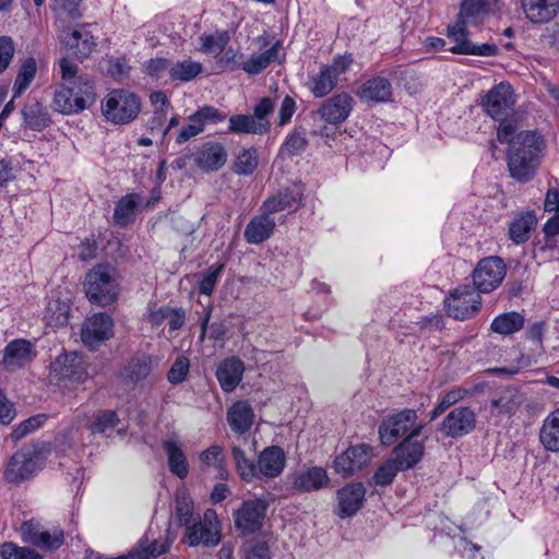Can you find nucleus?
Instances as JSON below:
<instances>
[{"label":"nucleus","mask_w":559,"mask_h":559,"mask_svg":"<svg viewBox=\"0 0 559 559\" xmlns=\"http://www.w3.org/2000/svg\"><path fill=\"white\" fill-rule=\"evenodd\" d=\"M476 427V414L467 406L453 408L441 423L440 430L450 438H460L471 433Z\"/></svg>","instance_id":"15"},{"label":"nucleus","mask_w":559,"mask_h":559,"mask_svg":"<svg viewBox=\"0 0 559 559\" xmlns=\"http://www.w3.org/2000/svg\"><path fill=\"white\" fill-rule=\"evenodd\" d=\"M192 115L194 120L199 121L203 129L205 124L222 122L227 117L226 114L212 106H203Z\"/></svg>","instance_id":"61"},{"label":"nucleus","mask_w":559,"mask_h":559,"mask_svg":"<svg viewBox=\"0 0 559 559\" xmlns=\"http://www.w3.org/2000/svg\"><path fill=\"white\" fill-rule=\"evenodd\" d=\"M536 224L537 219L533 212L519 214L510 223V239L516 245L526 242L530 239L531 233L535 228Z\"/></svg>","instance_id":"36"},{"label":"nucleus","mask_w":559,"mask_h":559,"mask_svg":"<svg viewBox=\"0 0 559 559\" xmlns=\"http://www.w3.org/2000/svg\"><path fill=\"white\" fill-rule=\"evenodd\" d=\"M424 425H417L412 431L394 448L393 460L401 471L413 468L424 456V441L415 440L423 431Z\"/></svg>","instance_id":"13"},{"label":"nucleus","mask_w":559,"mask_h":559,"mask_svg":"<svg viewBox=\"0 0 559 559\" xmlns=\"http://www.w3.org/2000/svg\"><path fill=\"white\" fill-rule=\"evenodd\" d=\"M112 326V319L108 314L95 313L83 323L82 342L86 346L95 348L111 336Z\"/></svg>","instance_id":"19"},{"label":"nucleus","mask_w":559,"mask_h":559,"mask_svg":"<svg viewBox=\"0 0 559 559\" xmlns=\"http://www.w3.org/2000/svg\"><path fill=\"white\" fill-rule=\"evenodd\" d=\"M514 103L511 85L502 82L488 91L481 100V106L492 119L501 120L512 110Z\"/></svg>","instance_id":"14"},{"label":"nucleus","mask_w":559,"mask_h":559,"mask_svg":"<svg viewBox=\"0 0 559 559\" xmlns=\"http://www.w3.org/2000/svg\"><path fill=\"white\" fill-rule=\"evenodd\" d=\"M467 391L462 388H455L447 392L438 403V405L430 413V419L435 420L442 413H444L449 407L454 405L455 403L463 400L466 395Z\"/></svg>","instance_id":"52"},{"label":"nucleus","mask_w":559,"mask_h":559,"mask_svg":"<svg viewBox=\"0 0 559 559\" xmlns=\"http://www.w3.org/2000/svg\"><path fill=\"white\" fill-rule=\"evenodd\" d=\"M241 559H271L267 544L260 539L248 540L241 548Z\"/></svg>","instance_id":"54"},{"label":"nucleus","mask_w":559,"mask_h":559,"mask_svg":"<svg viewBox=\"0 0 559 559\" xmlns=\"http://www.w3.org/2000/svg\"><path fill=\"white\" fill-rule=\"evenodd\" d=\"M259 158L254 148H243L235 160V171L241 175H250L258 167Z\"/></svg>","instance_id":"50"},{"label":"nucleus","mask_w":559,"mask_h":559,"mask_svg":"<svg viewBox=\"0 0 559 559\" xmlns=\"http://www.w3.org/2000/svg\"><path fill=\"white\" fill-rule=\"evenodd\" d=\"M152 358L148 355L133 357L122 369L121 377L132 383L146 379L152 371Z\"/></svg>","instance_id":"40"},{"label":"nucleus","mask_w":559,"mask_h":559,"mask_svg":"<svg viewBox=\"0 0 559 559\" xmlns=\"http://www.w3.org/2000/svg\"><path fill=\"white\" fill-rule=\"evenodd\" d=\"M162 447L167 455L169 471L180 479H185L189 473V464L181 444L170 439L163 441Z\"/></svg>","instance_id":"33"},{"label":"nucleus","mask_w":559,"mask_h":559,"mask_svg":"<svg viewBox=\"0 0 559 559\" xmlns=\"http://www.w3.org/2000/svg\"><path fill=\"white\" fill-rule=\"evenodd\" d=\"M37 64L34 58L26 59L17 73L13 85V96H20L32 83L36 75Z\"/></svg>","instance_id":"46"},{"label":"nucleus","mask_w":559,"mask_h":559,"mask_svg":"<svg viewBox=\"0 0 559 559\" xmlns=\"http://www.w3.org/2000/svg\"><path fill=\"white\" fill-rule=\"evenodd\" d=\"M308 145V140L306 136V131L301 129H296L294 132L289 133L284 143L281 145L280 154L282 156H295L304 153Z\"/></svg>","instance_id":"45"},{"label":"nucleus","mask_w":559,"mask_h":559,"mask_svg":"<svg viewBox=\"0 0 559 559\" xmlns=\"http://www.w3.org/2000/svg\"><path fill=\"white\" fill-rule=\"evenodd\" d=\"M224 265H217L215 267H210L203 278L199 284V292L203 295L210 296L217 283V280L222 273Z\"/></svg>","instance_id":"63"},{"label":"nucleus","mask_w":559,"mask_h":559,"mask_svg":"<svg viewBox=\"0 0 559 559\" xmlns=\"http://www.w3.org/2000/svg\"><path fill=\"white\" fill-rule=\"evenodd\" d=\"M230 37L227 32H219L215 35H203L200 37L201 48L204 51L219 55L224 51Z\"/></svg>","instance_id":"53"},{"label":"nucleus","mask_w":559,"mask_h":559,"mask_svg":"<svg viewBox=\"0 0 559 559\" xmlns=\"http://www.w3.org/2000/svg\"><path fill=\"white\" fill-rule=\"evenodd\" d=\"M275 221L264 211L253 216L246 226L243 237L250 245H260L267 240L274 233Z\"/></svg>","instance_id":"27"},{"label":"nucleus","mask_w":559,"mask_h":559,"mask_svg":"<svg viewBox=\"0 0 559 559\" xmlns=\"http://www.w3.org/2000/svg\"><path fill=\"white\" fill-rule=\"evenodd\" d=\"M366 489L361 483L349 484L337 491L338 511L341 518L355 515L365 500Z\"/></svg>","instance_id":"22"},{"label":"nucleus","mask_w":559,"mask_h":559,"mask_svg":"<svg viewBox=\"0 0 559 559\" xmlns=\"http://www.w3.org/2000/svg\"><path fill=\"white\" fill-rule=\"evenodd\" d=\"M358 96L368 102L386 103L392 97V85L388 79L374 76L361 85Z\"/></svg>","instance_id":"31"},{"label":"nucleus","mask_w":559,"mask_h":559,"mask_svg":"<svg viewBox=\"0 0 559 559\" xmlns=\"http://www.w3.org/2000/svg\"><path fill=\"white\" fill-rule=\"evenodd\" d=\"M0 557L2 559H41V556L35 550L21 547L14 543H3L0 546Z\"/></svg>","instance_id":"51"},{"label":"nucleus","mask_w":559,"mask_h":559,"mask_svg":"<svg viewBox=\"0 0 559 559\" xmlns=\"http://www.w3.org/2000/svg\"><path fill=\"white\" fill-rule=\"evenodd\" d=\"M278 50L280 43H276L267 50L251 56L246 62L242 63V70L250 75H257L261 73L271 62L277 58Z\"/></svg>","instance_id":"42"},{"label":"nucleus","mask_w":559,"mask_h":559,"mask_svg":"<svg viewBox=\"0 0 559 559\" xmlns=\"http://www.w3.org/2000/svg\"><path fill=\"white\" fill-rule=\"evenodd\" d=\"M119 423V418L114 411H103L100 412L90 429L92 433H105L108 430L114 429Z\"/></svg>","instance_id":"58"},{"label":"nucleus","mask_w":559,"mask_h":559,"mask_svg":"<svg viewBox=\"0 0 559 559\" xmlns=\"http://www.w3.org/2000/svg\"><path fill=\"white\" fill-rule=\"evenodd\" d=\"M167 550L168 545L165 543H158L157 540H153L147 545L141 543L138 549L129 552L128 559H150L163 555Z\"/></svg>","instance_id":"55"},{"label":"nucleus","mask_w":559,"mask_h":559,"mask_svg":"<svg viewBox=\"0 0 559 559\" xmlns=\"http://www.w3.org/2000/svg\"><path fill=\"white\" fill-rule=\"evenodd\" d=\"M354 104V98L348 93L342 92L324 100L317 110V115L326 123L337 126L349 117Z\"/></svg>","instance_id":"16"},{"label":"nucleus","mask_w":559,"mask_h":559,"mask_svg":"<svg viewBox=\"0 0 559 559\" xmlns=\"http://www.w3.org/2000/svg\"><path fill=\"white\" fill-rule=\"evenodd\" d=\"M61 43L79 59L87 58L96 46L93 35L85 27L64 32Z\"/></svg>","instance_id":"25"},{"label":"nucleus","mask_w":559,"mask_h":559,"mask_svg":"<svg viewBox=\"0 0 559 559\" xmlns=\"http://www.w3.org/2000/svg\"><path fill=\"white\" fill-rule=\"evenodd\" d=\"M94 97L93 85L85 81L80 91L74 93L73 88L68 85H60L53 97V108L60 114L72 115L86 108L87 103Z\"/></svg>","instance_id":"10"},{"label":"nucleus","mask_w":559,"mask_h":559,"mask_svg":"<svg viewBox=\"0 0 559 559\" xmlns=\"http://www.w3.org/2000/svg\"><path fill=\"white\" fill-rule=\"evenodd\" d=\"M222 540V523L213 509H206L202 516L189 525L182 542L190 547H216Z\"/></svg>","instance_id":"4"},{"label":"nucleus","mask_w":559,"mask_h":559,"mask_svg":"<svg viewBox=\"0 0 559 559\" xmlns=\"http://www.w3.org/2000/svg\"><path fill=\"white\" fill-rule=\"evenodd\" d=\"M270 122H262L252 115H234L229 118V131L234 133L264 134L270 130Z\"/></svg>","instance_id":"39"},{"label":"nucleus","mask_w":559,"mask_h":559,"mask_svg":"<svg viewBox=\"0 0 559 559\" xmlns=\"http://www.w3.org/2000/svg\"><path fill=\"white\" fill-rule=\"evenodd\" d=\"M51 9L60 17L76 20L82 16L80 0H52Z\"/></svg>","instance_id":"56"},{"label":"nucleus","mask_w":559,"mask_h":559,"mask_svg":"<svg viewBox=\"0 0 559 559\" xmlns=\"http://www.w3.org/2000/svg\"><path fill=\"white\" fill-rule=\"evenodd\" d=\"M253 409L246 401H238L227 412L230 429L239 435L247 432L253 424Z\"/></svg>","instance_id":"30"},{"label":"nucleus","mask_w":559,"mask_h":559,"mask_svg":"<svg viewBox=\"0 0 559 559\" xmlns=\"http://www.w3.org/2000/svg\"><path fill=\"white\" fill-rule=\"evenodd\" d=\"M481 297L473 287L465 285L455 288L444 300V309L455 320H466L479 312Z\"/></svg>","instance_id":"7"},{"label":"nucleus","mask_w":559,"mask_h":559,"mask_svg":"<svg viewBox=\"0 0 559 559\" xmlns=\"http://www.w3.org/2000/svg\"><path fill=\"white\" fill-rule=\"evenodd\" d=\"M203 66L194 60L185 59L176 63H171L169 68V76L175 81L189 82L202 72Z\"/></svg>","instance_id":"43"},{"label":"nucleus","mask_w":559,"mask_h":559,"mask_svg":"<svg viewBox=\"0 0 559 559\" xmlns=\"http://www.w3.org/2000/svg\"><path fill=\"white\" fill-rule=\"evenodd\" d=\"M70 306L60 299H50L45 311L47 324L51 326L64 325L68 322Z\"/></svg>","instance_id":"44"},{"label":"nucleus","mask_w":559,"mask_h":559,"mask_svg":"<svg viewBox=\"0 0 559 559\" xmlns=\"http://www.w3.org/2000/svg\"><path fill=\"white\" fill-rule=\"evenodd\" d=\"M190 370V361L186 356H178L167 372V380L171 384L182 383Z\"/></svg>","instance_id":"60"},{"label":"nucleus","mask_w":559,"mask_h":559,"mask_svg":"<svg viewBox=\"0 0 559 559\" xmlns=\"http://www.w3.org/2000/svg\"><path fill=\"white\" fill-rule=\"evenodd\" d=\"M141 98L133 92L117 88L109 92L102 102V114L107 121L116 124H126L139 116Z\"/></svg>","instance_id":"3"},{"label":"nucleus","mask_w":559,"mask_h":559,"mask_svg":"<svg viewBox=\"0 0 559 559\" xmlns=\"http://www.w3.org/2000/svg\"><path fill=\"white\" fill-rule=\"evenodd\" d=\"M524 317L515 311L506 312L496 317L490 329L492 332L501 335H510L520 331L524 326Z\"/></svg>","instance_id":"41"},{"label":"nucleus","mask_w":559,"mask_h":559,"mask_svg":"<svg viewBox=\"0 0 559 559\" xmlns=\"http://www.w3.org/2000/svg\"><path fill=\"white\" fill-rule=\"evenodd\" d=\"M492 13L490 0H463L457 17L465 24L478 26Z\"/></svg>","instance_id":"29"},{"label":"nucleus","mask_w":559,"mask_h":559,"mask_svg":"<svg viewBox=\"0 0 559 559\" xmlns=\"http://www.w3.org/2000/svg\"><path fill=\"white\" fill-rule=\"evenodd\" d=\"M201 515L194 513L193 501L186 497H177L176 499V518L180 525L186 528L191 525Z\"/></svg>","instance_id":"49"},{"label":"nucleus","mask_w":559,"mask_h":559,"mask_svg":"<svg viewBox=\"0 0 559 559\" xmlns=\"http://www.w3.org/2000/svg\"><path fill=\"white\" fill-rule=\"evenodd\" d=\"M524 402L522 393L512 386L499 391L491 400V409L499 415L512 416Z\"/></svg>","instance_id":"34"},{"label":"nucleus","mask_w":559,"mask_h":559,"mask_svg":"<svg viewBox=\"0 0 559 559\" xmlns=\"http://www.w3.org/2000/svg\"><path fill=\"white\" fill-rule=\"evenodd\" d=\"M521 8L532 23H548L559 13V0H521Z\"/></svg>","instance_id":"24"},{"label":"nucleus","mask_w":559,"mask_h":559,"mask_svg":"<svg viewBox=\"0 0 559 559\" xmlns=\"http://www.w3.org/2000/svg\"><path fill=\"white\" fill-rule=\"evenodd\" d=\"M330 478L326 471L319 466L297 472L293 477V487L299 492H311L326 487Z\"/></svg>","instance_id":"23"},{"label":"nucleus","mask_w":559,"mask_h":559,"mask_svg":"<svg viewBox=\"0 0 559 559\" xmlns=\"http://www.w3.org/2000/svg\"><path fill=\"white\" fill-rule=\"evenodd\" d=\"M24 124L34 131H43L50 124L47 109L38 102L26 104L22 109Z\"/></svg>","instance_id":"38"},{"label":"nucleus","mask_w":559,"mask_h":559,"mask_svg":"<svg viewBox=\"0 0 559 559\" xmlns=\"http://www.w3.org/2000/svg\"><path fill=\"white\" fill-rule=\"evenodd\" d=\"M50 377L58 384L83 383L87 379V365L76 352L60 354L50 365Z\"/></svg>","instance_id":"6"},{"label":"nucleus","mask_w":559,"mask_h":559,"mask_svg":"<svg viewBox=\"0 0 559 559\" xmlns=\"http://www.w3.org/2000/svg\"><path fill=\"white\" fill-rule=\"evenodd\" d=\"M459 51L464 52V55L490 57L497 56L499 48L495 44L476 45L471 41V44H464Z\"/></svg>","instance_id":"64"},{"label":"nucleus","mask_w":559,"mask_h":559,"mask_svg":"<svg viewBox=\"0 0 559 559\" xmlns=\"http://www.w3.org/2000/svg\"><path fill=\"white\" fill-rule=\"evenodd\" d=\"M143 199L138 193H130L122 197L116 204L114 211V223L124 227L134 222L142 205Z\"/></svg>","instance_id":"32"},{"label":"nucleus","mask_w":559,"mask_h":559,"mask_svg":"<svg viewBox=\"0 0 559 559\" xmlns=\"http://www.w3.org/2000/svg\"><path fill=\"white\" fill-rule=\"evenodd\" d=\"M286 464V455L282 448L272 445L265 448L258 456L259 478H275L282 474Z\"/></svg>","instance_id":"21"},{"label":"nucleus","mask_w":559,"mask_h":559,"mask_svg":"<svg viewBox=\"0 0 559 559\" xmlns=\"http://www.w3.org/2000/svg\"><path fill=\"white\" fill-rule=\"evenodd\" d=\"M418 415L415 409L404 408L397 413L385 416L378 427V433L381 444L390 447L397 439L406 437L417 423Z\"/></svg>","instance_id":"5"},{"label":"nucleus","mask_w":559,"mask_h":559,"mask_svg":"<svg viewBox=\"0 0 559 559\" xmlns=\"http://www.w3.org/2000/svg\"><path fill=\"white\" fill-rule=\"evenodd\" d=\"M352 61L350 57L338 56L331 64L323 66L317 74L309 79L308 87L311 94L317 98L330 94L336 87L338 78L348 70Z\"/></svg>","instance_id":"8"},{"label":"nucleus","mask_w":559,"mask_h":559,"mask_svg":"<svg viewBox=\"0 0 559 559\" xmlns=\"http://www.w3.org/2000/svg\"><path fill=\"white\" fill-rule=\"evenodd\" d=\"M468 25L469 24L463 23V21H460L457 17L453 25L448 26L447 36L449 39L455 43L454 46L448 49L450 52L455 55H464V52L459 51V49H461L464 44H471V40L468 39V32L466 29Z\"/></svg>","instance_id":"48"},{"label":"nucleus","mask_w":559,"mask_h":559,"mask_svg":"<svg viewBox=\"0 0 559 559\" xmlns=\"http://www.w3.org/2000/svg\"><path fill=\"white\" fill-rule=\"evenodd\" d=\"M47 416L38 414L22 421L11 433L13 440L19 441L44 425Z\"/></svg>","instance_id":"59"},{"label":"nucleus","mask_w":559,"mask_h":559,"mask_svg":"<svg viewBox=\"0 0 559 559\" xmlns=\"http://www.w3.org/2000/svg\"><path fill=\"white\" fill-rule=\"evenodd\" d=\"M40 468V451L36 447H24L10 459L4 478L10 483H21L34 476Z\"/></svg>","instance_id":"9"},{"label":"nucleus","mask_w":559,"mask_h":559,"mask_svg":"<svg viewBox=\"0 0 559 559\" xmlns=\"http://www.w3.org/2000/svg\"><path fill=\"white\" fill-rule=\"evenodd\" d=\"M544 148V140L537 132L526 130L516 134L507 155L510 176L522 183L531 181L540 164Z\"/></svg>","instance_id":"1"},{"label":"nucleus","mask_w":559,"mask_h":559,"mask_svg":"<svg viewBox=\"0 0 559 559\" xmlns=\"http://www.w3.org/2000/svg\"><path fill=\"white\" fill-rule=\"evenodd\" d=\"M35 357L34 346L26 340H14L4 347L2 365L9 371H15L29 364Z\"/></svg>","instance_id":"20"},{"label":"nucleus","mask_w":559,"mask_h":559,"mask_svg":"<svg viewBox=\"0 0 559 559\" xmlns=\"http://www.w3.org/2000/svg\"><path fill=\"white\" fill-rule=\"evenodd\" d=\"M542 445L550 452H559V408L547 415L539 430Z\"/></svg>","instance_id":"35"},{"label":"nucleus","mask_w":559,"mask_h":559,"mask_svg":"<svg viewBox=\"0 0 559 559\" xmlns=\"http://www.w3.org/2000/svg\"><path fill=\"white\" fill-rule=\"evenodd\" d=\"M22 535L26 543L46 550L57 549L63 544V531L60 527H55L50 532L33 521L22 525Z\"/></svg>","instance_id":"18"},{"label":"nucleus","mask_w":559,"mask_h":559,"mask_svg":"<svg viewBox=\"0 0 559 559\" xmlns=\"http://www.w3.org/2000/svg\"><path fill=\"white\" fill-rule=\"evenodd\" d=\"M300 193L295 190L285 189L277 195L269 198L262 205L261 210L270 215L285 211L296 210L300 205Z\"/></svg>","instance_id":"37"},{"label":"nucleus","mask_w":559,"mask_h":559,"mask_svg":"<svg viewBox=\"0 0 559 559\" xmlns=\"http://www.w3.org/2000/svg\"><path fill=\"white\" fill-rule=\"evenodd\" d=\"M507 267L499 257L480 260L473 272V282L478 293H490L496 289L506 276Z\"/></svg>","instance_id":"11"},{"label":"nucleus","mask_w":559,"mask_h":559,"mask_svg":"<svg viewBox=\"0 0 559 559\" xmlns=\"http://www.w3.org/2000/svg\"><path fill=\"white\" fill-rule=\"evenodd\" d=\"M199 459L204 466L222 468L225 455L221 445H212L202 451Z\"/></svg>","instance_id":"62"},{"label":"nucleus","mask_w":559,"mask_h":559,"mask_svg":"<svg viewBox=\"0 0 559 559\" xmlns=\"http://www.w3.org/2000/svg\"><path fill=\"white\" fill-rule=\"evenodd\" d=\"M115 274L108 264H98L86 274L84 290L91 302L105 307L117 300L119 287Z\"/></svg>","instance_id":"2"},{"label":"nucleus","mask_w":559,"mask_h":559,"mask_svg":"<svg viewBox=\"0 0 559 559\" xmlns=\"http://www.w3.org/2000/svg\"><path fill=\"white\" fill-rule=\"evenodd\" d=\"M231 454L235 460L236 468L245 481H251L258 476V464L255 465L251 460L247 459L243 451L238 447H233Z\"/></svg>","instance_id":"47"},{"label":"nucleus","mask_w":559,"mask_h":559,"mask_svg":"<svg viewBox=\"0 0 559 559\" xmlns=\"http://www.w3.org/2000/svg\"><path fill=\"white\" fill-rule=\"evenodd\" d=\"M372 456V450L369 445L357 444L349 447L341 455L336 456L334 461V468L337 474L344 477L365 468Z\"/></svg>","instance_id":"17"},{"label":"nucleus","mask_w":559,"mask_h":559,"mask_svg":"<svg viewBox=\"0 0 559 559\" xmlns=\"http://www.w3.org/2000/svg\"><path fill=\"white\" fill-rule=\"evenodd\" d=\"M399 471H401V468L397 463L393 459L388 460L374 472L373 481L377 486L390 485L394 480Z\"/></svg>","instance_id":"57"},{"label":"nucleus","mask_w":559,"mask_h":559,"mask_svg":"<svg viewBox=\"0 0 559 559\" xmlns=\"http://www.w3.org/2000/svg\"><path fill=\"white\" fill-rule=\"evenodd\" d=\"M243 362L238 357L224 359L217 367L216 378L224 392L234 391L242 380Z\"/></svg>","instance_id":"26"},{"label":"nucleus","mask_w":559,"mask_h":559,"mask_svg":"<svg viewBox=\"0 0 559 559\" xmlns=\"http://www.w3.org/2000/svg\"><path fill=\"white\" fill-rule=\"evenodd\" d=\"M267 503L260 498L242 502L234 513V522L241 535H250L262 528L265 519Z\"/></svg>","instance_id":"12"},{"label":"nucleus","mask_w":559,"mask_h":559,"mask_svg":"<svg viewBox=\"0 0 559 559\" xmlns=\"http://www.w3.org/2000/svg\"><path fill=\"white\" fill-rule=\"evenodd\" d=\"M227 160V152L219 143L204 144L194 156L195 165L204 171H215L222 168Z\"/></svg>","instance_id":"28"}]
</instances>
